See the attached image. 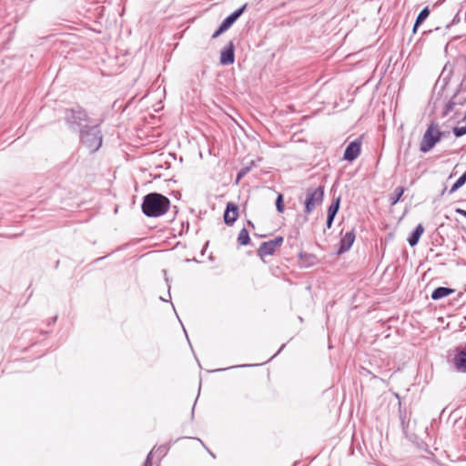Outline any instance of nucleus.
Masks as SVG:
<instances>
[{
	"instance_id": "obj_1",
	"label": "nucleus",
	"mask_w": 466,
	"mask_h": 466,
	"mask_svg": "<svg viewBox=\"0 0 466 466\" xmlns=\"http://www.w3.org/2000/svg\"><path fill=\"white\" fill-rule=\"evenodd\" d=\"M453 75H456L461 78V83L453 94L455 96H460L466 92V55H459L451 62L449 61L444 65L434 86V89H436L440 86V90L438 91L437 96L433 102L434 107L437 106V104L441 99V93L449 85Z\"/></svg>"
},
{
	"instance_id": "obj_2",
	"label": "nucleus",
	"mask_w": 466,
	"mask_h": 466,
	"mask_svg": "<svg viewBox=\"0 0 466 466\" xmlns=\"http://www.w3.org/2000/svg\"><path fill=\"white\" fill-rule=\"evenodd\" d=\"M170 208V200L158 192H150L142 198L141 209L147 218H158L165 215Z\"/></svg>"
},
{
	"instance_id": "obj_3",
	"label": "nucleus",
	"mask_w": 466,
	"mask_h": 466,
	"mask_svg": "<svg viewBox=\"0 0 466 466\" xmlns=\"http://www.w3.org/2000/svg\"><path fill=\"white\" fill-rule=\"evenodd\" d=\"M64 121L68 129L79 132L90 120L87 111L79 104L64 109Z\"/></svg>"
},
{
	"instance_id": "obj_4",
	"label": "nucleus",
	"mask_w": 466,
	"mask_h": 466,
	"mask_svg": "<svg viewBox=\"0 0 466 466\" xmlns=\"http://www.w3.org/2000/svg\"><path fill=\"white\" fill-rule=\"evenodd\" d=\"M79 140L91 153L96 152L102 146L103 135L100 123L96 125L86 124L79 132Z\"/></svg>"
},
{
	"instance_id": "obj_5",
	"label": "nucleus",
	"mask_w": 466,
	"mask_h": 466,
	"mask_svg": "<svg viewBox=\"0 0 466 466\" xmlns=\"http://www.w3.org/2000/svg\"><path fill=\"white\" fill-rule=\"evenodd\" d=\"M451 131H441L437 122L432 121L423 134L420 143V151L421 153L430 152L442 138L448 137Z\"/></svg>"
},
{
	"instance_id": "obj_6",
	"label": "nucleus",
	"mask_w": 466,
	"mask_h": 466,
	"mask_svg": "<svg viewBox=\"0 0 466 466\" xmlns=\"http://www.w3.org/2000/svg\"><path fill=\"white\" fill-rule=\"evenodd\" d=\"M324 199V186L318 187H308L305 192L303 222L308 221V216L311 214L317 206L320 205Z\"/></svg>"
},
{
	"instance_id": "obj_7",
	"label": "nucleus",
	"mask_w": 466,
	"mask_h": 466,
	"mask_svg": "<svg viewBox=\"0 0 466 466\" xmlns=\"http://www.w3.org/2000/svg\"><path fill=\"white\" fill-rule=\"evenodd\" d=\"M447 362L460 373H466V343L454 348L453 355L448 356Z\"/></svg>"
},
{
	"instance_id": "obj_8",
	"label": "nucleus",
	"mask_w": 466,
	"mask_h": 466,
	"mask_svg": "<svg viewBox=\"0 0 466 466\" xmlns=\"http://www.w3.org/2000/svg\"><path fill=\"white\" fill-rule=\"evenodd\" d=\"M284 242L282 236H277L273 239L262 242L257 249V255L263 258L265 256H272L276 249Z\"/></svg>"
},
{
	"instance_id": "obj_9",
	"label": "nucleus",
	"mask_w": 466,
	"mask_h": 466,
	"mask_svg": "<svg viewBox=\"0 0 466 466\" xmlns=\"http://www.w3.org/2000/svg\"><path fill=\"white\" fill-rule=\"evenodd\" d=\"M362 139L363 137L360 136L348 144L343 154L344 160L352 162L358 158L361 152Z\"/></svg>"
},
{
	"instance_id": "obj_10",
	"label": "nucleus",
	"mask_w": 466,
	"mask_h": 466,
	"mask_svg": "<svg viewBox=\"0 0 466 466\" xmlns=\"http://www.w3.org/2000/svg\"><path fill=\"white\" fill-rule=\"evenodd\" d=\"M355 238L356 235L354 229L346 232L337 245L336 254L341 255L349 251L354 244Z\"/></svg>"
},
{
	"instance_id": "obj_11",
	"label": "nucleus",
	"mask_w": 466,
	"mask_h": 466,
	"mask_svg": "<svg viewBox=\"0 0 466 466\" xmlns=\"http://www.w3.org/2000/svg\"><path fill=\"white\" fill-rule=\"evenodd\" d=\"M235 62V45L229 41L228 45L220 51L219 63L222 66H230Z\"/></svg>"
},
{
	"instance_id": "obj_12",
	"label": "nucleus",
	"mask_w": 466,
	"mask_h": 466,
	"mask_svg": "<svg viewBox=\"0 0 466 466\" xmlns=\"http://www.w3.org/2000/svg\"><path fill=\"white\" fill-rule=\"evenodd\" d=\"M238 218V206L233 202H228L223 214L224 223L227 226H232Z\"/></svg>"
},
{
	"instance_id": "obj_13",
	"label": "nucleus",
	"mask_w": 466,
	"mask_h": 466,
	"mask_svg": "<svg viewBox=\"0 0 466 466\" xmlns=\"http://www.w3.org/2000/svg\"><path fill=\"white\" fill-rule=\"evenodd\" d=\"M298 259L299 268H309L319 262V258L315 254L304 251H300L298 254Z\"/></svg>"
},
{
	"instance_id": "obj_14",
	"label": "nucleus",
	"mask_w": 466,
	"mask_h": 466,
	"mask_svg": "<svg viewBox=\"0 0 466 466\" xmlns=\"http://www.w3.org/2000/svg\"><path fill=\"white\" fill-rule=\"evenodd\" d=\"M248 7V4L242 5L240 7L233 11L231 14H229L227 17H225L222 20V24L229 29L234 23L243 15V13L246 11Z\"/></svg>"
},
{
	"instance_id": "obj_15",
	"label": "nucleus",
	"mask_w": 466,
	"mask_h": 466,
	"mask_svg": "<svg viewBox=\"0 0 466 466\" xmlns=\"http://www.w3.org/2000/svg\"><path fill=\"white\" fill-rule=\"evenodd\" d=\"M455 292L454 289L448 287H438L434 289L431 294V299L432 300H440L443 298H446Z\"/></svg>"
},
{
	"instance_id": "obj_16",
	"label": "nucleus",
	"mask_w": 466,
	"mask_h": 466,
	"mask_svg": "<svg viewBox=\"0 0 466 466\" xmlns=\"http://www.w3.org/2000/svg\"><path fill=\"white\" fill-rule=\"evenodd\" d=\"M424 232V227L422 224H418L415 228L410 232V236L407 238V241L410 247H415L419 241L420 237Z\"/></svg>"
},
{
	"instance_id": "obj_17",
	"label": "nucleus",
	"mask_w": 466,
	"mask_h": 466,
	"mask_svg": "<svg viewBox=\"0 0 466 466\" xmlns=\"http://www.w3.org/2000/svg\"><path fill=\"white\" fill-rule=\"evenodd\" d=\"M407 188L405 187H397L394 191L389 196V203L390 207L395 206L402 198Z\"/></svg>"
},
{
	"instance_id": "obj_18",
	"label": "nucleus",
	"mask_w": 466,
	"mask_h": 466,
	"mask_svg": "<svg viewBox=\"0 0 466 466\" xmlns=\"http://www.w3.org/2000/svg\"><path fill=\"white\" fill-rule=\"evenodd\" d=\"M340 201H341L340 196H338L337 198H333L331 204L328 208L327 216L336 218V216L339 210V208H340Z\"/></svg>"
},
{
	"instance_id": "obj_19",
	"label": "nucleus",
	"mask_w": 466,
	"mask_h": 466,
	"mask_svg": "<svg viewBox=\"0 0 466 466\" xmlns=\"http://www.w3.org/2000/svg\"><path fill=\"white\" fill-rule=\"evenodd\" d=\"M238 243L239 246H248L250 244V237L248 229L243 228L238 236Z\"/></svg>"
},
{
	"instance_id": "obj_20",
	"label": "nucleus",
	"mask_w": 466,
	"mask_h": 466,
	"mask_svg": "<svg viewBox=\"0 0 466 466\" xmlns=\"http://www.w3.org/2000/svg\"><path fill=\"white\" fill-rule=\"evenodd\" d=\"M466 183V171L453 183L451 187L448 190V194L451 195L457 190H459L461 187H463Z\"/></svg>"
},
{
	"instance_id": "obj_21",
	"label": "nucleus",
	"mask_w": 466,
	"mask_h": 466,
	"mask_svg": "<svg viewBox=\"0 0 466 466\" xmlns=\"http://www.w3.org/2000/svg\"><path fill=\"white\" fill-rule=\"evenodd\" d=\"M455 106H457L455 99L453 98V96H451L442 108L441 114V117H446L451 112H452L454 110Z\"/></svg>"
},
{
	"instance_id": "obj_22",
	"label": "nucleus",
	"mask_w": 466,
	"mask_h": 466,
	"mask_svg": "<svg viewBox=\"0 0 466 466\" xmlns=\"http://www.w3.org/2000/svg\"><path fill=\"white\" fill-rule=\"evenodd\" d=\"M399 413H400V426L402 428V431L406 432L407 428L409 426V420H407V415H406V410L401 409V403L399 402Z\"/></svg>"
},
{
	"instance_id": "obj_23",
	"label": "nucleus",
	"mask_w": 466,
	"mask_h": 466,
	"mask_svg": "<svg viewBox=\"0 0 466 466\" xmlns=\"http://www.w3.org/2000/svg\"><path fill=\"white\" fill-rule=\"evenodd\" d=\"M430 13L431 11L429 6L423 7L415 19L418 25H422L423 22L429 17Z\"/></svg>"
},
{
	"instance_id": "obj_24",
	"label": "nucleus",
	"mask_w": 466,
	"mask_h": 466,
	"mask_svg": "<svg viewBox=\"0 0 466 466\" xmlns=\"http://www.w3.org/2000/svg\"><path fill=\"white\" fill-rule=\"evenodd\" d=\"M253 165H254V161H251L249 166L243 167L238 170V172L237 174V178H236L237 183L238 181H240V179H242L251 170V167Z\"/></svg>"
},
{
	"instance_id": "obj_25",
	"label": "nucleus",
	"mask_w": 466,
	"mask_h": 466,
	"mask_svg": "<svg viewBox=\"0 0 466 466\" xmlns=\"http://www.w3.org/2000/svg\"><path fill=\"white\" fill-rule=\"evenodd\" d=\"M276 209L278 213H283L285 210L284 197L281 193H279L275 201Z\"/></svg>"
},
{
	"instance_id": "obj_26",
	"label": "nucleus",
	"mask_w": 466,
	"mask_h": 466,
	"mask_svg": "<svg viewBox=\"0 0 466 466\" xmlns=\"http://www.w3.org/2000/svg\"><path fill=\"white\" fill-rule=\"evenodd\" d=\"M452 133L455 136V137H461L466 135V125L462 127H453Z\"/></svg>"
},
{
	"instance_id": "obj_27",
	"label": "nucleus",
	"mask_w": 466,
	"mask_h": 466,
	"mask_svg": "<svg viewBox=\"0 0 466 466\" xmlns=\"http://www.w3.org/2000/svg\"><path fill=\"white\" fill-rule=\"evenodd\" d=\"M227 30H228L222 23L218 25V27L216 29V31L212 35V38H218L220 35L225 33Z\"/></svg>"
},
{
	"instance_id": "obj_28",
	"label": "nucleus",
	"mask_w": 466,
	"mask_h": 466,
	"mask_svg": "<svg viewBox=\"0 0 466 466\" xmlns=\"http://www.w3.org/2000/svg\"><path fill=\"white\" fill-rule=\"evenodd\" d=\"M452 96L455 99L456 105L463 106L466 104V96H463V94L460 96H455V95H452Z\"/></svg>"
},
{
	"instance_id": "obj_29",
	"label": "nucleus",
	"mask_w": 466,
	"mask_h": 466,
	"mask_svg": "<svg viewBox=\"0 0 466 466\" xmlns=\"http://www.w3.org/2000/svg\"><path fill=\"white\" fill-rule=\"evenodd\" d=\"M460 22V15L459 14H456L455 16L453 17V19L451 20V23H449L447 25H446V29H450L451 26L458 24Z\"/></svg>"
},
{
	"instance_id": "obj_30",
	"label": "nucleus",
	"mask_w": 466,
	"mask_h": 466,
	"mask_svg": "<svg viewBox=\"0 0 466 466\" xmlns=\"http://www.w3.org/2000/svg\"><path fill=\"white\" fill-rule=\"evenodd\" d=\"M151 456H152V451H150L147 454V458H146V460L144 461L143 466H152V458H151Z\"/></svg>"
},
{
	"instance_id": "obj_31",
	"label": "nucleus",
	"mask_w": 466,
	"mask_h": 466,
	"mask_svg": "<svg viewBox=\"0 0 466 466\" xmlns=\"http://www.w3.org/2000/svg\"><path fill=\"white\" fill-rule=\"evenodd\" d=\"M334 219H335V218L327 216V219H326V228H330L332 227Z\"/></svg>"
},
{
	"instance_id": "obj_32",
	"label": "nucleus",
	"mask_w": 466,
	"mask_h": 466,
	"mask_svg": "<svg viewBox=\"0 0 466 466\" xmlns=\"http://www.w3.org/2000/svg\"><path fill=\"white\" fill-rule=\"evenodd\" d=\"M167 451V447L165 445H162L157 448V452H158L159 454L164 456L166 454Z\"/></svg>"
},
{
	"instance_id": "obj_33",
	"label": "nucleus",
	"mask_w": 466,
	"mask_h": 466,
	"mask_svg": "<svg viewBox=\"0 0 466 466\" xmlns=\"http://www.w3.org/2000/svg\"><path fill=\"white\" fill-rule=\"evenodd\" d=\"M421 25H418V23L415 21L414 22V25H413V27H412V34L415 35L418 31V28Z\"/></svg>"
},
{
	"instance_id": "obj_34",
	"label": "nucleus",
	"mask_w": 466,
	"mask_h": 466,
	"mask_svg": "<svg viewBox=\"0 0 466 466\" xmlns=\"http://www.w3.org/2000/svg\"><path fill=\"white\" fill-rule=\"evenodd\" d=\"M462 150V147L456 150L446 151L445 155L459 154Z\"/></svg>"
},
{
	"instance_id": "obj_35",
	"label": "nucleus",
	"mask_w": 466,
	"mask_h": 466,
	"mask_svg": "<svg viewBox=\"0 0 466 466\" xmlns=\"http://www.w3.org/2000/svg\"><path fill=\"white\" fill-rule=\"evenodd\" d=\"M441 127H445L442 131H450L449 121L444 122Z\"/></svg>"
},
{
	"instance_id": "obj_36",
	"label": "nucleus",
	"mask_w": 466,
	"mask_h": 466,
	"mask_svg": "<svg viewBox=\"0 0 466 466\" xmlns=\"http://www.w3.org/2000/svg\"><path fill=\"white\" fill-rule=\"evenodd\" d=\"M57 320V316H54L50 320H48L47 325H51L53 323H56Z\"/></svg>"
},
{
	"instance_id": "obj_37",
	"label": "nucleus",
	"mask_w": 466,
	"mask_h": 466,
	"mask_svg": "<svg viewBox=\"0 0 466 466\" xmlns=\"http://www.w3.org/2000/svg\"><path fill=\"white\" fill-rule=\"evenodd\" d=\"M456 211H457V213L466 217V211L465 210L458 208Z\"/></svg>"
},
{
	"instance_id": "obj_38",
	"label": "nucleus",
	"mask_w": 466,
	"mask_h": 466,
	"mask_svg": "<svg viewBox=\"0 0 466 466\" xmlns=\"http://www.w3.org/2000/svg\"><path fill=\"white\" fill-rule=\"evenodd\" d=\"M247 224H248V227H250L251 228H255V225H254V223H253L252 221L248 220V221H247Z\"/></svg>"
},
{
	"instance_id": "obj_39",
	"label": "nucleus",
	"mask_w": 466,
	"mask_h": 466,
	"mask_svg": "<svg viewBox=\"0 0 466 466\" xmlns=\"http://www.w3.org/2000/svg\"><path fill=\"white\" fill-rule=\"evenodd\" d=\"M285 347H286V344H285V343H284V344H282V345H281V347L279 348V350L277 351V353H276L275 355L279 354V353L283 350V349H284Z\"/></svg>"
},
{
	"instance_id": "obj_40",
	"label": "nucleus",
	"mask_w": 466,
	"mask_h": 466,
	"mask_svg": "<svg viewBox=\"0 0 466 466\" xmlns=\"http://www.w3.org/2000/svg\"><path fill=\"white\" fill-rule=\"evenodd\" d=\"M253 365H237V366H232L231 368H244V367H252Z\"/></svg>"
},
{
	"instance_id": "obj_41",
	"label": "nucleus",
	"mask_w": 466,
	"mask_h": 466,
	"mask_svg": "<svg viewBox=\"0 0 466 466\" xmlns=\"http://www.w3.org/2000/svg\"><path fill=\"white\" fill-rule=\"evenodd\" d=\"M185 261H186V262H187V263H188V262H193V261H194V262H198L195 258H191V259H190V258H187Z\"/></svg>"
},
{
	"instance_id": "obj_42",
	"label": "nucleus",
	"mask_w": 466,
	"mask_h": 466,
	"mask_svg": "<svg viewBox=\"0 0 466 466\" xmlns=\"http://www.w3.org/2000/svg\"><path fill=\"white\" fill-rule=\"evenodd\" d=\"M208 245V242H207V243H206V245H205L204 248H203V249H202V251H201V255H204V254H205V251H206V248H207Z\"/></svg>"
},
{
	"instance_id": "obj_43",
	"label": "nucleus",
	"mask_w": 466,
	"mask_h": 466,
	"mask_svg": "<svg viewBox=\"0 0 466 466\" xmlns=\"http://www.w3.org/2000/svg\"><path fill=\"white\" fill-rule=\"evenodd\" d=\"M182 227H183V228H187V229H186V230L187 231V230H188V228H189V223H188V222H187V225H185L184 223H182Z\"/></svg>"
},
{
	"instance_id": "obj_44",
	"label": "nucleus",
	"mask_w": 466,
	"mask_h": 466,
	"mask_svg": "<svg viewBox=\"0 0 466 466\" xmlns=\"http://www.w3.org/2000/svg\"><path fill=\"white\" fill-rule=\"evenodd\" d=\"M182 227H183V228H187V229H186V230L187 231V230H188V228H189V223H188V222H187V225H185L184 223H182Z\"/></svg>"
},
{
	"instance_id": "obj_45",
	"label": "nucleus",
	"mask_w": 466,
	"mask_h": 466,
	"mask_svg": "<svg viewBox=\"0 0 466 466\" xmlns=\"http://www.w3.org/2000/svg\"><path fill=\"white\" fill-rule=\"evenodd\" d=\"M182 227H183V228H187V229H186V230L187 231V230H188V228H189V223H188V222H187V225H185L184 223H182Z\"/></svg>"
},
{
	"instance_id": "obj_46",
	"label": "nucleus",
	"mask_w": 466,
	"mask_h": 466,
	"mask_svg": "<svg viewBox=\"0 0 466 466\" xmlns=\"http://www.w3.org/2000/svg\"><path fill=\"white\" fill-rule=\"evenodd\" d=\"M447 192V187H444L441 193V196H443Z\"/></svg>"
},
{
	"instance_id": "obj_47",
	"label": "nucleus",
	"mask_w": 466,
	"mask_h": 466,
	"mask_svg": "<svg viewBox=\"0 0 466 466\" xmlns=\"http://www.w3.org/2000/svg\"><path fill=\"white\" fill-rule=\"evenodd\" d=\"M194 410H195V405L193 406V408H192V411H191V418H192V419L194 418Z\"/></svg>"
},
{
	"instance_id": "obj_48",
	"label": "nucleus",
	"mask_w": 466,
	"mask_h": 466,
	"mask_svg": "<svg viewBox=\"0 0 466 466\" xmlns=\"http://www.w3.org/2000/svg\"><path fill=\"white\" fill-rule=\"evenodd\" d=\"M227 370V369H217V370H215L214 371L218 372V371H223V370Z\"/></svg>"
},
{
	"instance_id": "obj_49",
	"label": "nucleus",
	"mask_w": 466,
	"mask_h": 466,
	"mask_svg": "<svg viewBox=\"0 0 466 466\" xmlns=\"http://www.w3.org/2000/svg\"><path fill=\"white\" fill-rule=\"evenodd\" d=\"M173 208L175 209V214H177V207L174 206Z\"/></svg>"
},
{
	"instance_id": "obj_50",
	"label": "nucleus",
	"mask_w": 466,
	"mask_h": 466,
	"mask_svg": "<svg viewBox=\"0 0 466 466\" xmlns=\"http://www.w3.org/2000/svg\"><path fill=\"white\" fill-rule=\"evenodd\" d=\"M58 265H59V260H57V261H56V266H55V267H56V268H58Z\"/></svg>"
},
{
	"instance_id": "obj_51",
	"label": "nucleus",
	"mask_w": 466,
	"mask_h": 466,
	"mask_svg": "<svg viewBox=\"0 0 466 466\" xmlns=\"http://www.w3.org/2000/svg\"><path fill=\"white\" fill-rule=\"evenodd\" d=\"M170 289H171V286L168 284V295L169 296H170V292H169Z\"/></svg>"
},
{
	"instance_id": "obj_52",
	"label": "nucleus",
	"mask_w": 466,
	"mask_h": 466,
	"mask_svg": "<svg viewBox=\"0 0 466 466\" xmlns=\"http://www.w3.org/2000/svg\"><path fill=\"white\" fill-rule=\"evenodd\" d=\"M427 33H431V30H429V31H427V32H426V31H425V32H423V34H427Z\"/></svg>"
},
{
	"instance_id": "obj_53",
	"label": "nucleus",
	"mask_w": 466,
	"mask_h": 466,
	"mask_svg": "<svg viewBox=\"0 0 466 466\" xmlns=\"http://www.w3.org/2000/svg\"><path fill=\"white\" fill-rule=\"evenodd\" d=\"M407 153H408V149H406V150L404 151V156H406V155H407Z\"/></svg>"
},
{
	"instance_id": "obj_54",
	"label": "nucleus",
	"mask_w": 466,
	"mask_h": 466,
	"mask_svg": "<svg viewBox=\"0 0 466 466\" xmlns=\"http://www.w3.org/2000/svg\"><path fill=\"white\" fill-rule=\"evenodd\" d=\"M41 333L42 334H47L48 332L47 331H42Z\"/></svg>"
}]
</instances>
